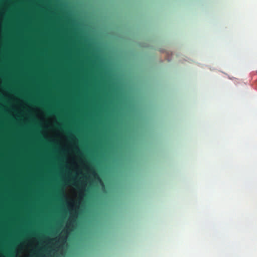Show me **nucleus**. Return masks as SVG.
<instances>
[{"instance_id": "f257e3e1", "label": "nucleus", "mask_w": 257, "mask_h": 257, "mask_svg": "<svg viewBox=\"0 0 257 257\" xmlns=\"http://www.w3.org/2000/svg\"><path fill=\"white\" fill-rule=\"evenodd\" d=\"M87 197L86 194H83L81 197V201L82 202L84 203L85 202V199Z\"/></svg>"}, {"instance_id": "39448f33", "label": "nucleus", "mask_w": 257, "mask_h": 257, "mask_svg": "<svg viewBox=\"0 0 257 257\" xmlns=\"http://www.w3.org/2000/svg\"><path fill=\"white\" fill-rule=\"evenodd\" d=\"M47 112L49 114H51L52 113V111L50 110H48Z\"/></svg>"}, {"instance_id": "f03ea898", "label": "nucleus", "mask_w": 257, "mask_h": 257, "mask_svg": "<svg viewBox=\"0 0 257 257\" xmlns=\"http://www.w3.org/2000/svg\"><path fill=\"white\" fill-rule=\"evenodd\" d=\"M92 174H93V176H94L95 178H97L98 180H100V179H99V178L98 177V175H97V174H96L95 172H93Z\"/></svg>"}, {"instance_id": "7ed1b4c3", "label": "nucleus", "mask_w": 257, "mask_h": 257, "mask_svg": "<svg viewBox=\"0 0 257 257\" xmlns=\"http://www.w3.org/2000/svg\"><path fill=\"white\" fill-rule=\"evenodd\" d=\"M59 225H60V224L58 223L56 226H53V227H50V229L52 230H54L57 227H58L59 226Z\"/></svg>"}, {"instance_id": "20e7f679", "label": "nucleus", "mask_w": 257, "mask_h": 257, "mask_svg": "<svg viewBox=\"0 0 257 257\" xmlns=\"http://www.w3.org/2000/svg\"><path fill=\"white\" fill-rule=\"evenodd\" d=\"M74 222L75 221L72 219L69 223V226H71Z\"/></svg>"}]
</instances>
